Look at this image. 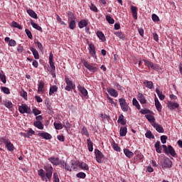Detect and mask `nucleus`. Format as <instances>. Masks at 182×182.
Instances as JSON below:
<instances>
[{
	"instance_id": "f257e3e1",
	"label": "nucleus",
	"mask_w": 182,
	"mask_h": 182,
	"mask_svg": "<svg viewBox=\"0 0 182 182\" xmlns=\"http://www.w3.org/2000/svg\"><path fill=\"white\" fill-rule=\"evenodd\" d=\"M44 170H38V174L41 176V178L43 180V181L48 182V179L50 180V178H52V174H53V167H52L51 164H48L44 166Z\"/></svg>"
},
{
	"instance_id": "f03ea898",
	"label": "nucleus",
	"mask_w": 182,
	"mask_h": 182,
	"mask_svg": "<svg viewBox=\"0 0 182 182\" xmlns=\"http://www.w3.org/2000/svg\"><path fill=\"white\" fill-rule=\"evenodd\" d=\"M143 62L144 63L145 66H147L149 69H152V70H156V72H159V70H160V66L159 65V64H154L153 62H151L145 59L139 60V68H141V63H143Z\"/></svg>"
},
{
	"instance_id": "7ed1b4c3",
	"label": "nucleus",
	"mask_w": 182,
	"mask_h": 182,
	"mask_svg": "<svg viewBox=\"0 0 182 182\" xmlns=\"http://www.w3.org/2000/svg\"><path fill=\"white\" fill-rule=\"evenodd\" d=\"M1 143H4L6 146V149L8 150V151H14L15 150V146H14V144L11 143V141L9 139L6 138V136H3L0 138Z\"/></svg>"
},
{
	"instance_id": "20e7f679",
	"label": "nucleus",
	"mask_w": 182,
	"mask_h": 182,
	"mask_svg": "<svg viewBox=\"0 0 182 182\" xmlns=\"http://www.w3.org/2000/svg\"><path fill=\"white\" fill-rule=\"evenodd\" d=\"M162 149L164 150V153L168 156V154H171L172 157H177V153H176V150H174V148L171 145H168V146L166 145H162Z\"/></svg>"
},
{
	"instance_id": "39448f33",
	"label": "nucleus",
	"mask_w": 182,
	"mask_h": 182,
	"mask_svg": "<svg viewBox=\"0 0 182 182\" xmlns=\"http://www.w3.org/2000/svg\"><path fill=\"white\" fill-rule=\"evenodd\" d=\"M83 65L85 68H86V69H87L92 73H96V71L99 70V68L96 67V64H93V63L90 64L89 63H87V61L84 60Z\"/></svg>"
},
{
	"instance_id": "423d86ee",
	"label": "nucleus",
	"mask_w": 182,
	"mask_h": 182,
	"mask_svg": "<svg viewBox=\"0 0 182 182\" xmlns=\"http://www.w3.org/2000/svg\"><path fill=\"white\" fill-rule=\"evenodd\" d=\"M65 82L67 85L65 87V90H67V92H70L72 89H75L76 87V85L73 84V82L70 80V78L65 77Z\"/></svg>"
},
{
	"instance_id": "0eeeda50",
	"label": "nucleus",
	"mask_w": 182,
	"mask_h": 182,
	"mask_svg": "<svg viewBox=\"0 0 182 182\" xmlns=\"http://www.w3.org/2000/svg\"><path fill=\"white\" fill-rule=\"evenodd\" d=\"M18 112L21 113V114H24V113H26L27 114H31L32 113V111L31 110V107H28L26 104H22L18 107Z\"/></svg>"
},
{
	"instance_id": "6e6552de",
	"label": "nucleus",
	"mask_w": 182,
	"mask_h": 182,
	"mask_svg": "<svg viewBox=\"0 0 182 182\" xmlns=\"http://www.w3.org/2000/svg\"><path fill=\"white\" fill-rule=\"evenodd\" d=\"M119 105L122 112H129V105L126 102V100L123 97L119 99Z\"/></svg>"
},
{
	"instance_id": "1a4fd4ad",
	"label": "nucleus",
	"mask_w": 182,
	"mask_h": 182,
	"mask_svg": "<svg viewBox=\"0 0 182 182\" xmlns=\"http://www.w3.org/2000/svg\"><path fill=\"white\" fill-rule=\"evenodd\" d=\"M95 154L96 157V161L100 164L103 163V161L102 160V159L105 157L103 153H102V151H100L99 149H95Z\"/></svg>"
},
{
	"instance_id": "9d476101",
	"label": "nucleus",
	"mask_w": 182,
	"mask_h": 182,
	"mask_svg": "<svg viewBox=\"0 0 182 182\" xmlns=\"http://www.w3.org/2000/svg\"><path fill=\"white\" fill-rule=\"evenodd\" d=\"M88 50L90 52V54L92 58H95V59L97 58V56H96V47H95V45L93 43H90L88 45Z\"/></svg>"
},
{
	"instance_id": "9b49d317",
	"label": "nucleus",
	"mask_w": 182,
	"mask_h": 182,
	"mask_svg": "<svg viewBox=\"0 0 182 182\" xmlns=\"http://www.w3.org/2000/svg\"><path fill=\"white\" fill-rule=\"evenodd\" d=\"M167 107L169 110H174V109H178L180 107V105L177 102H173L171 101H168Z\"/></svg>"
},
{
	"instance_id": "f8f14e48",
	"label": "nucleus",
	"mask_w": 182,
	"mask_h": 182,
	"mask_svg": "<svg viewBox=\"0 0 182 182\" xmlns=\"http://www.w3.org/2000/svg\"><path fill=\"white\" fill-rule=\"evenodd\" d=\"M77 89H78L79 92L81 93L82 97H87V95H88L87 90H86V88H85V87L79 85L77 86Z\"/></svg>"
},
{
	"instance_id": "ddd939ff",
	"label": "nucleus",
	"mask_w": 182,
	"mask_h": 182,
	"mask_svg": "<svg viewBox=\"0 0 182 182\" xmlns=\"http://www.w3.org/2000/svg\"><path fill=\"white\" fill-rule=\"evenodd\" d=\"M4 42L8 43L9 46L15 47L16 46V41L14 39H11L9 37H6L4 38Z\"/></svg>"
},
{
	"instance_id": "4468645a",
	"label": "nucleus",
	"mask_w": 182,
	"mask_h": 182,
	"mask_svg": "<svg viewBox=\"0 0 182 182\" xmlns=\"http://www.w3.org/2000/svg\"><path fill=\"white\" fill-rule=\"evenodd\" d=\"M137 99L140 102L141 105H146L147 100H146V97L141 92H138Z\"/></svg>"
},
{
	"instance_id": "2eb2a0df",
	"label": "nucleus",
	"mask_w": 182,
	"mask_h": 182,
	"mask_svg": "<svg viewBox=\"0 0 182 182\" xmlns=\"http://www.w3.org/2000/svg\"><path fill=\"white\" fill-rule=\"evenodd\" d=\"M107 91L110 96H112V97H117L119 96V92L113 88H107Z\"/></svg>"
},
{
	"instance_id": "dca6fc26",
	"label": "nucleus",
	"mask_w": 182,
	"mask_h": 182,
	"mask_svg": "<svg viewBox=\"0 0 182 182\" xmlns=\"http://www.w3.org/2000/svg\"><path fill=\"white\" fill-rule=\"evenodd\" d=\"M38 136L43 137V139H45L46 140H50V139H52V135L48 132L38 133Z\"/></svg>"
},
{
	"instance_id": "f3484780",
	"label": "nucleus",
	"mask_w": 182,
	"mask_h": 182,
	"mask_svg": "<svg viewBox=\"0 0 182 182\" xmlns=\"http://www.w3.org/2000/svg\"><path fill=\"white\" fill-rule=\"evenodd\" d=\"M173 166V162L170 160L169 158H165L164 161V166L168 168H171Z\"/></svg>"
},
{
	"instance_id": "a211bd4d",
	"label": "nucleus",
	"mask_w": 182,
	"mask_h": 182,
	"mask_svg": "<svg viewBox=\"0 0 182 182\" xmlns=\"http://www.w3.org/2000/svg\"><path fill=\"white\" fill-rule=\"evenodd\" d=\"M96 35L97 38H99L100 41L106 42V36H105V33H103V32L98 31H97Z\"/></svg>"
},
{
	"instance_id": "6ab92c4d",
	"label": "nucleus",
	"mask_w": 182,
	"mask_h": 182,
	"mask_svg": "<svg viewBox=\"0 0 182 182\" xmlns=\"http://www.w3.org/2000/svg\"><path fill=\"white\" fill-rule=\"evenodd\" d=\"M27 14L31 16V18H33V19H38V14L32 10V9H27L26 10Z\"/></svg>"
},
{
	"instance_id": "aec40b11",
	"label": "nucleus",
	"mask_w": 182,
	"mask_h": 182,
	"mask_svg": "<svg viewBox=\"0 0 182 182\" xmlns=\"http://www.w3.org/2000/svg\"><path fill=\"white\" fill-rule=\"evenodd\" d=\"M154 102H155V106H156V110L158 112H161V109H162L161 104L160 103V101H159V98H157V97H155Z\"/></svg>"
},
{
	"instance_id": "412c9836",
	"label": "nucleus",
	"mask_w": 182,
	"mask_h": 182,
	"mask_svg": "<svg viewBox=\"0 0 182 182\" xmlns=\"http://www.w3.org/2000/svg\"><path fill=\"white\" fill-rule=\"evenodd\" d=\"M87 25H88L87 20V19H82V20L79 21L78 28H80V29H82V28H85Z\"/></svg>"
},
{
	"instance_id": "4be33fe9",
	"label": "nucleus",
	"mask_w": 182,
	"mask_h": 182,
	"mask_svg": "<svg viewBox=\"0 0 182 182\" xmlns=\"http://www.w3.org/2000/svg\"><path fill=\"white\" fill-rule=\"evenodd\" d=\"M58 86L52 85L49 90V95L53 96V95H55L56 92H58Z\"/></svg>"
},
{
	"instance_id": "5701e85b",
	"label": "nucleus",
	"mask_w": 182,
	"mask_h": 182,
	"mask_svg": "<svg viewBox=\"0 0 182 182\" xmlns=\"http://www.w3.org/2000/svg\"><path fill=\"white\" fill-rule=\"evenodd\" d=\"M143 84L146 86V87H148V89H154V85L151 81L146 80L144 81Z\"/></svg>"
},
{
	"instance_id": "b1692460",
	"label": "nucleus",
	"mask_w": 182,
	"mask_h": 182,
	"mask_svg": "<svg viewBox=\"0 0 182 182\" xmlns=\"http://www.w3.org/2000/svg\"><path fill=\"white\" fill-rule=\"evenodd\" d=\"M45 82L41 80L38 82V93H41V92H45Z\"/></svg>"
},
{
	"instance_id": "393cba45",
	"label": "nucleus",
	"mask_w": 182,
	"mask_h": 182,
	"mask_svg": "<svg viewBox=\"0 0 182 182\" xmlns=\"http://www.w3.org/2000/svg\"><path fill=\"white\" fill-rule=\"evenodd\" d=\"M132 14L134 19H137V7L134 6H131Z\"/></svg>"
},
{
	"instance_id": "a878e982",
	"label": "nucleus",
	"mask_w": 182,
	"mask_h": 182,
	"mask_svg": "<svg viewBox=\"0 0 182 182\" xmlns=\"http://www.w3.org/2000/svg\"><path fill=\"white\" fill-rule=\"evenodd\" d=\"M124 153L128 159H132L133 156H134V154L130 151V149H124Z\"/></svg>"
},
{
	"instance_id": "bb28decb",
	"label": "nucleus",
	"mask_w": 182,
	"mask_h": 182,
	"mask_svg": "<svg viewBox=\"0 0 182 182\" xmlns=\"http://www.w3.org/2000/svg\"><path fill=\"white\" fill-rule=\"evenodd\" d=\"M127 134V127H121L119 130V135L121 137H124Z\"/></svg>"
},
{
	"instance_id": "cd10ccee",
	"label": "nucleus",
	"mask_w": 182,
	"mask_h": 182,
	"mask_svg": "<svg viewBox=\"0 0 182 182\" xmlns=\"http://www.w3.org/2000/svg\"><path fill=\"white\" fill-rule=\"evenodd\" d=\"M73 166H75V161H71V166L66 164L64 167L65 170H68V171H72V168H73V170L76 169Z\"/></svg>"
},
{
	"instance_id": "c85d7f7f",
	"label": "nucleus",
	"mask_w": 182,
	"mask_h": 182,
	"mask_svg": "<svg viewBox=\"0 0 182 182\" xmlns=\"http://www.w3.org/2000/svg\"><path fill=\"white\" fill-rule=\"evenodd\" d=\"M77 165L78 166V167H80V168H82V170H89V166H87V164L85 162H79Z\"/></svg>"
},
{
	"instance_id": "c756f323",
	"label": "nucleus",
	"mask_w": 182,
	"mask_h": 182,
	"mask_svg": "<svg viewBox=\"0 0 182 182\" xmlns=\"http://www.w3.org/2000/svg\"><path fill=\"white\" fill-rule=\"evenodd\" d=\"M127 120L124 119V116L123 114H120L118 117V123H120L122 126H124L127 123Z\"/></svg>"
},
{
	"instance_id": "7c9ffc66",
	"label": "nucleus",
	"mask_w": 182,
	"mask_h": 182,
	"mask_svg": "<svg viewBox=\"0 0 182 182\" xmlns=\"http://www.w3.org/2000/svg\"><path fill=\"white\" fill-rule=\"evenodd\" d=\"M154 127L156 128V132H158V133H164V129L161 124H155L154 125Z\"/></svg>"
},
{
	"instance_id": "2f4dec72",
	"label": "nucleus",
	"mask_w": 182,
	"mask_h": 182,
	"mask_svg": "<svg viewBox=\"0 0 182 182\" xmlns=\"http://www.w3.org/2000/svg\"><path fill=\"white\" fill-rule=\"evenodd\" d=\"M48 160L53 164L54 166H59V159L55 157H50Z\"/></svg>"
},
{
	"instance_id": "473e14b6",
	"label": "nucleus",
	"mask_w": 182,
	"mask_h": 182,
	"mask_svg": "<svg viewBox=\"0 0 182 182\" xmlns=\"http://www.w3.org/2000/svg\"><path fill=\"white\" fill-rule=\"evenodd\" d=\"M30 50L31 52H32L35 59H39V53L36 48H34L33 47H31L30 48Z\"/></svg>"
},
{
	"instance_id": "72a5a7b5",
	"label": "nucleus",
	"mask_w": 182,
	"mask_h": 182,
	"mask_svg": "<svg viewBox=\"0 0 182 182\" xmlns=\"http://www.w3.org/2000/svg\"><path fill=\"white\" fill-rule=\"evenodd\" d=\"M33 126L37 127L39 130H43V124H42V122H34Z\"/></svg>"
},
{
	"instance_id": "f704fd0d",
	"label": "nucleus",
	"mask_w": 182,
	"mask_h": 182,
	"mask_svg": "<svg viewBox=\"0 0 182 182\" xmlns=\"http://www.w3.org/2000/svg\"><path fill=\"white\" fill-rule=\"evenodd\" d=\"M68 21H77V18H76V16H75V14L72 11L68 12Z\"/></svg>"
},
{
	"instance_id": "c9c22d12",
	"label": "nucleus",
	"mask_w": 182,
	"mask_h": 182,
	"mask_svg": "<svg viewBox=\"0 0 182 182\" xmlns=\"http://www.w3.org/2000/svg\"><path fill=\"white\" fill-rule=\"evenodd\" d=\"M87 144L89 151H93V142L90 139H87Z\"/></svg>"
},
{
	"instance_id": "e433bc0d",
	"label": "nucleus",
	"mask_w": 182,
	"mask_h": 182,
	"mask_svg": "<svg viewBox=\"0 0 182 182\" xmlns=\"http://www.w3.org/2000/svg\"><path fill=\"white\" fill-rule=\"evenodd\" d=\"M156 93L158 95L160 100H164L166 96H164V95H163L162 92H160V90L159 88L156 89Z\"/></svg>"
},
{
	"instance_id": "4c0bfd02",
	"label": "nucleus",
	"mask_w": 182,
	"mask_h": 182,
	"mask_svg": "<svg viewBox=\"0 0 182 182\" xmlns=\"http://www.w3.org/2000/svg\"><path fill=\"white\" fill-rule=\"evenodd\" d=\"M114 35H116V36H117V38H119V39H122V40L126 39V36L122 32L116 31V32H114Z\"/></svg>"
},
{
	"instance_id": "58836bf2",
	"label": "nucleus",
	"mask_w": 182,
	"mask_h": 182,
	"mask_svg": "<svg viewBox=\"0 0 182 182\" xmlns=\"http://www.w3.org/2000/svg\"><path fill=\"white\" fill-rule=\"evenodd\" d=\"M31 25L32 26L33 28H34V29H36L37 31L42 32V27H41V26L36 24V23L31 21Z\"/></svg>"
},
{
	"instance_id": "ea45409f",
	"label": "nucleus",
	"mask_w": 182,
	"mask_h": 182,
	"mask_svg": "<svg viewBox=\"0 0 182 182\" xmlns=\"http://www.w3.org/2000/svg\"><path fill=\"white\" fill-rule=\"evenodd\" d=\"M155 149H156V153L161 154V147H160V141H158L156 142Z\"/></svg>"
},
{
	"instance_id": "a19ab883",
	"label": "nucleus",
	"mask_w": 182,
	"mask_h": 182,
	"mask_svg": "<svg viewBox=\"0 0 182 182\" xmlns=\"http://www.w3.org/2000/svg\"><path fill=\"white\" fill-rule=\"evenodd\" d=\"M135 155L136 156V159H138V160H139V161H143V159H144V156L143 154H141V152H140L139 151H136Z\"/></svg>"
},
{
	"instance_id": "79ce46f5",
	"label": "nucleus",
	"mask_w": 182,
	"mask_h": 182,
	"mask_svg": "<svg viewBox=\"0 0 182 182\" xmlns=\"http://www.w3.org/2000/svg\"><path fill=\"white\" fill-rule=\"evenodd\" d=\"M68 21L70 29H75L76 28V20H70Z\"/></svg>"
},
{
	"instance_id": "37998d69",
	"label": "nucleus",
	"mask_w": 182,
	"mask_h": 182,
	"mask_svg": "<svg viewBox=\"0 0 182 182\" xmlns=\"http://www.w3.org/2000/svg\"><path fill=\"white\" fill-rule=\"evenodd\" d=\"M4 106L6 107L7 109H12L14 107V104L9 100H6L4 101Z\"/></svg>"
},
{
	"instance_id": "c03bdc74",
	"label": "nucleus",
	"mask_w": 182,
	"mask_h": 182,
	"mask_svg": "<svg viewBox=\"0 0 182 182\" xmlns=\"http://www.w3.org/2000/svg\"><path fill=\"white\" fill-rule=\"evenodd\" d=\"M145 117L151 123H154V122H156V118H154V116H153L151 114H147V115L145 116Z\"/></svg>"
},
{
	"instance_id": "a18cd8bd",
	"label": "nucleus",
	"mask_w": 182,
	"mask_h": 182,
	"mask_svg": "<svg viewBox=\"0 0 182 182\" xmlns=\"http://www.w3.org/2000/svg\"><path fill=\"white\" fill-rule=\"evenodd\" d=\"M132 105H133V106H135V107H136V109H138V110H140V109H141L140 104H139V101H137V100L136 98H133Z\"/></svg>"
},
{
	"instance_id": "49530a36",
	"label": "nucleus",
	"mask_w": 182,
	"mask_h": 182,
	"mask_svg": "<svg viewBox=\"0 0 182 182\" xmlns=\"http://www.w3.org/2000/svg\"><path fill=\"white\" fill-rule=\"evenodd\" d=\"M0 79L1 82H3L4 83H6V76H5L3 70L0 71Z\"/></svg>"
},
{
	"instance_id": "de8ad7c7",
	"label": "nucleus",
	"mask_w": 182,
	"mask_h": 182,
	"mask_svg": "<svg viewBox=\"0 0 182 182\" xmlns=\"http://www.w3.org/2000/svg\"><path fill=\"white\" fill-rule=\"evenodd\" d=\"M53 125L55 127V130H62V129H63V125L62 124V123L54 122Z\"/></svg>"
},
{
	"instance_id": "09e8293b",
	"label": "nucleus",
	"mask_w": 182,
	"mask_h": 182,
	"mask_svg": "<svg viewBox=\"0 0 182 182\" xmlns=\"http://www.w3.org/2000/svg\"><path fill=\"white\" fill-rule=\"evenodd\" d=\"M63 127H65V129H70V127L72 126L70 124V123H69V121L68 119H64L63 122Z\"/></svg>"
},
{
	"instance_id": "8fccbe9b",
	"label": "nucleus",
	"mask_w": 182,
	"mask_h": 182,
	"mask_svg": "<svg viewBox=\"0 0 182 182\" xmlns=\"http://www.w3.org/2000/svg\"><path fill=\"white\" fill-rule=\"evenodd\" d=\"M81 134L87 137H89V132L87 131V128H86V127H82Z\"/></svg>"
},
{
	"instance_id": "3c124183",
	"label": "nucleus",
	"mask_w": 182,
	"mask_h": 182,
	"mask_svg": "<svg viewBox=\"0 0 182 182\" xmlns=\"http://www.w3.org/2000/svg\"><path fill=\"white\" fill-rule=\"evenodd\" d=\"M11 26H13V28H17V29L22 31V26L19 23H16L15 21H13L11 23Z\"/></svg>"
},
{
	"instance_id": "603ef678",
	"label": "nucleus",
	"mask_w": 182,
	"mask_h": 182,
	"mask_svg": "<svg viewBox=\"0 0 182 182\" xmlns=\"http://www.w3.org/2000/svg\"><path fill=\"white\" fill-rule=\"evenodd\" d=\"M146 139H154V135L151 133V131H147L145 134Z\"/></svg>"
},
{
	"instance_id": "864d4df0",
	"label": "nucleus",
	"mask_w": 182,
	"mask_h": 182,
	"mask_svg": "<svg viewBox=\"0 0 182 182\" xmlns=\"http://www.w3.org/2000/svg\"><path fill=\"white\" fill-rule=\"evenodd\" d=\"M112 146L113 147L114 150H115V151H120V148L119 147V145H117V144H116L114 141H112Z\"/></svg>"
},
{
	"instance_id": "5fc2aeb1",
	"label": "nucleus",
	"mask_w": 182,
	"mask_h": 182,
	"mask_svg": "<svg viewBox=\"0 0 182 182\" xmlns=\"http://www.w3.org/2000/svg\"><path fill=\"white\" fill-rule=\"evenodd\" d=\"M35 45H37V48H38V49H39V50H40L41 52H43V45H42V44L41 43V42H39V41H36V42H35Z\"/></svg>"
},
{
	"instance_id": "6e6d98bb",
	"label": "nucleus",
	"mask_w": 182,
	"mask_h": 182,
	"mask_svg": "<svg viewBox=\"0 0 182 182\" xmlns=\"http://www.w3.org/2000/svg\"><path fill=\"white\" fill-rule=\"evenodd\" d=\"M106 21H107L108 23H110L111 25L114 23V19H113L110 16H106Z\"/></svg>"
},
{
	"instance_id": "4d7b16f0",
	"label": "nucleus",
	"mask_w": 182,
	"mask_h": 182,
	"mask_svg": "<svg viewBox=\"0 0 182 182\" xmlns=\"http://www.w3.org/2000/svg\"><path fill=\"white\" fill-rule=\"evenodd\" d=\"M20 95L21 96V97H23L25 100H28V92H26L25 90H22L20 92Z\"/></svg>"
},
{
	"instance_id": "13d9d810",
	"label": "nucleus",
	"mask_w": 182,
	"mask_h": 182,
	"mask_svg": "<svg viewBox=\"0 0 182 182\" xmlns=\"http://www.w3.org/2000/svg\"><path fill=\"white\" fill-rule=\"evenodd\" d=\"M76 177H77V178H86V173L83 172H79L76 174Z\"/></svg>"
},
{
	"instance_id": "bf43d9fd",
	"label": "nucleus",
	"mask_w": 182,
	"mask_h": 182,
	"mask_svg": "<svg viewBox=\"0 0 182 182\" xmlns=\"http://www.w3.org/2000/svg\"><path fill=\"white\" fill-rule=\"evenodd\" d=\"M107 99L108 100H109V103L114 106V107H116V106H117V103H116L114 101H113V98L110 97L109 96L107 97Z\"/></svg>"
},
{
	"instance_id": "052dcab7",
	"label": "nucleus",
	"mask_w": 182,
	"mask_h": 182,
	"mask_svg": "<svg viewBox=\"0 0 182 182\" xmlns=\"http://www.w3.org/2000/svg\"><path fill=\"white\" fill-rule=\"evenodd\" d=\"M25 32L29 39H33V36H32V32L29 31V29H26Z\"/></svg>"
},
{
	"instance_id": "680f3d73",
	"label": "nucleus",
	"mask_w": 182,
	"mask_h": 182,
	"mask_svg": "<svg viewBox=\"0 0 182 182\" xmlns=\"http://www.w3.org/2000/svg\"><path fill=\"white\" fill-rule=\"evenodd\" d=\"M1 92L5 93L6 95H9L11 93V91H9V88L6 87H1Z\"/></svg>"
},
{
	"instance_id": "e2e57ef3",
	"label": "nucleus",
	"mask_w": 182,
	"mask_h": 182,
	"mask_svg": "<svg viewBox=\"0 0 182 182\" xmlns=\"http://www.w3.org/2000/svg\"><path fill=\"white\" fill-rule=\"evenodd\" d=\"M33 113L34 116H38V114H41V113H42V112L41 110L38 109V108H33Z\"/></svg>"
},
{
	"instance_id": "0e129e2a",
	"label": "nucleus",
	"mask_w": 182,
	"mask_h": 182,
	"mask_svg": "<svg viewBox=\"0 0 182 182\" xmlns=\"http://www.w3.org/2000/svg\"><path fill=\"white\" fill-rule=\"evenodd\" d=\"M161 141L163 144H166V143H167V136L166 135L161 136Z\"/></svg>"
},
{
	"instance_id": "69168bd1",
	"label": "nucleus",
	"mask_w": 182,
	"mask_h": 182,
	"mask_svg": "<svg viewBox=\"0 0 182 182\" xmlns=\"http://www.w3.org/2000/svg\"><path fill=\"white\" fill-rule=\"evenodd\" d=\"M90 9L91 11H93V12H99V10H97V7H96V6H95V4H91Z\"/></svg>"
},
{
	"instance_id": "338daca9",
	"label": "nucleus",
	"mask_w": 182,
	"mask_h": 182,
	"mask_svg": "<svg viewBox=\"0 0 182 182\" xmlns=\"http://www.w3.org/2000/svg\"><path fill=\"white\" fill-rule=\"evenodd\" d=\"M53 182H60L59 176L56 172L53 173Z\"/></svg>"
},
{
	"instance_id": "774afa93",
	"label": "nucleus",
	"mask_w": 182,
	"mask_h": 182,
	"mask_svg": "<svg viewBox=\"0 0 182 182\" xmlns=\"http://www.w3.org/2000/svg\"><path fill=\"white\" fill-rule=\"evenodd\" d=\"M152 21H154V22H159V21H160V18L157 16L156 14H152Z\"/></svg>"
}]
</instances>
